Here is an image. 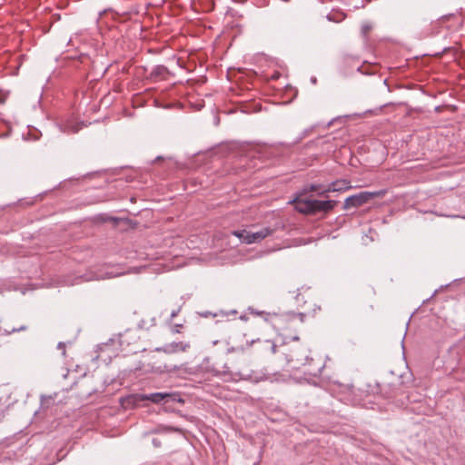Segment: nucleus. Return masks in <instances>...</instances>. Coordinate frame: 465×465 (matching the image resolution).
I'll list each match as a JSON object with an SVG mask.
<instances>
[{"mask_svg": "<svg viewBox=\"0 0 465 465\" xmlns=\"http://www.w3.org/2000/svg\"><path fill=\"white\" fill-rule=\"evenodd\" d=\"M77 131H78V129H77V128H76V129H72V132H73V133H76Z\"/></svg>", "mask_w": 465, "mask_h": 465, "instance_id": "9", "label": "nucleus"}, {"mask_svg": "<svg viewBox=\"0 0 465 465\" xmlns=\"http://www.w3.org/2000/svg\"><path fill=\"white\" fill-rule=\"evenodd\" d=\"M320 190L319 185H310L300 193L290 203L294 205L296 211L303 214H315L320 212L327 213L333 209L336 204L335 201H320L310 199L305 196L307 192H315Z\"/></svg>", "mask_w": 465, "mask_h": 465, "instance_id": "1", "label": "nucleus"}, {"mask_svg": "<svg viewBox=\"0 0 465 465\" xmlns=\"http://www.w3.org/2000/svg\"><path fill=\"white\" fill-rule=\"evenodd\" d=\"M172 397V394L166 392H156L149 395L137 394L134 396L135 401H151L154 403H159L164 399Z\"/></svg>", "mask_w": 465, "mask_h": 465, "instance_id": "4", "label": "nucleus"}, {"mask_svg": "<svg viewBox=\"0 0 465 465\" xmlns=\"http://www.w3.org/2000/svg\"><path fill=\"white\" fill-rule=\"evenodd\" d=\"M342 183L343 185H345V188H349L350 186L347 185V183L345 181H342V182H334L332 183H331L327 189H324L322 192H321L319 194L321 196H324L327 193L329 192H337V191H341L343 189V187H341L340 184Z\"/></svg>", "mask_w": 465, "mask_h": 465, "instance_id": "5", "label": "nucleus"}, {"mask_svg": "<svg viewBox=\"0 0 465 465\" xmlns=\"http://www.w3.org/2000/svg\"><path fill=\"white\" fill-rule=\"evenodd\" d=\"M252 343H254V341H252L251 342L246 341V345H247V346H250V345H252Z\"/></svg>", "mask_w": 465, "mask_h": 465, "instance_id": "7", "label": "nucleus"}, {"mask_svg": "<svg viewBox=\"0 0 465 465\" xmlns=\"http://www.w3.org/2000/svg\"><path fill=\"white\" fill-rule=\"evenodd\" d=\"M238 349L241 350V351H244V347L243 346H241Z\"/></svg>", "mask_w": 465, "mask_h": 465, "instance_id": "8", "label": "nucleus"}, {"mask_svg": "<svg viewBox=\"0 0 465 465\" xmlns=\"http://www.w3.org/2000/svg\"><path fill=\"white\" fill-rule=\"evenodd\" d=\"M262 346L264 350L270 351L271 353H275L276 345L273 342L270 341H265L262 342Z\"/></svg>", "mask_w": 465, "mask_h": 465, "instance_id": "6", "label": "nucleus"}, {"mask_svg": "<svg viewBox=\"0 0 465 465\" xmlns=\"http://www.w3.org/2000/svg\"><path fill=\"white\" fill-rule=\"evenodd\" d=\"M272 233V230L269 228H262L258 232H252L246 230L242 231H234L232 232L233 235L238 237L242 242L251 244L253 242H258L269 236Z\"/></svg>", "mask_w": 465, "mask_h": 465, "instance_id": "2", "label": "nucleus"}, {"mask_svg": "<svg viewBox=\"0 0 465 465\" xmlns=\"http://www.w3.org/2000/svg\"><path fill=\"white\" fill-rule=\"evenodd\" d=\"M386 193L385 191L378 192H361L358 194L348 197L345 200V208L359 207L374 197H382Z\"/></svg>", "mask_w": 465, "mask_h": 465, "instance_id": "3", "label": "nucleus"}]
</instances>
